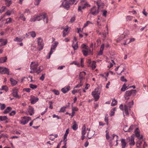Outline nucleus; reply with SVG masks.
<instances>
[{
	"label": "nucleus",
	"instance_id": "nucleus-1",
	"mask_svg": "<svg viewBox=\"0 0 148 148\" xmlns=\"http://www.w3.org/2000/svg\"><path fill=\"white\" fill-rule=\"evenodd\" d=\"M36 16L37 21H40L42 19L45 23L48 22V17L46 13H42Z\"/></svg>",
	"mask_w": 148,
	"mask_h": 148
},
{
	"label": "nucleus",
	"instance_id": "nucleus-2",
	"mask_svg": "<svg viewBox=\"0 0 148 148\" xmlns=\"http://www.w3.org/2000/svg\"><path fill=\"white\" fill-rule=\"evenodd\" d=\"M98 7L96 6L93 7L90 10V13L93 15H96L99 12V8L100 5L98 2L97 3Z\"/></svg>",
	"mask_w": 148,
	"mask_h": 148
},
{
	"label": "nucleus",
	"instance_id": "nucleus-3",
	"mask_svg": "<svg viewBox=\"0 0 148 148\" xmlns=\"http://www.w3.org/2000/svg\"><path fill=\"white\" fill-rule=\"evenodd\" d=\"M66 1L65 4L63 5L64 8L68 10L70 8V5H72L75 3L76 4L78 0H64Z\"/></svg>",
	"mask_w": 148,
	"mask_h": 148
},
{
	"label": "nucleus",
	"instance_id": "nucleus-4",
	"mask_svg": "<svg viewBox=\"0 0 148 148\" xmlns=\"http://www.w3.org/2000/svg\"><path fill=\"white\" fill-rule=\"evenodd\" d=\"M100 93V92L98 88H95L94 90L92 92V95L94 98L95 101H97L99 99Z\"/></svg>",
	"mask_w": 148,
	"mask_h": 148
},
{
	"label": "nucleus",
	"instance_id": "nucleus-5",
	"mask_svg": "<svg viewBox=\"0 0 148 148\" xmlns=\"http://www.w3.org/2000/svg\"><path fill=\"white\" fill-rule=\"evenodd\" d=\"M30 69L31 70H33L35 73L38 74L43 70V67L42 66L40 65H31Z\"/></svg>",
	"mask_w": 148,
	"mask_h": 148
},
{
	"label": "nucleus",
	"instance_id": "nucleus-6",
	"mask_svg": "<svg viewBox=\"0 0 148 148\" xmlns=\"http://www.w3.org/2000/svg\"><path fill=\"white\" fill-rule=\"evenodd\" d=\"M59 43L58 41H55L53 44L51 45L50 52L49 53V56L47 59H49L51 55L55 51L57 46L58 45Z\"/></svg>",
	"mask_w": 148,
	"mask_h": 148
},
{
	"label": "nucleus",
	"instance_id": "nucleus-7",
	"mask_svg": "<svg viewBox=\"0 0 148 148\" xmlns=\"http://www.w3.org/2000/svg\"><path fill=\"white\" fill-rule=\"evenodd\" d=\"M31 120V118L27 116H24L21 117L20 123L23 125H25L29 121Z\"/></svg>",
	"mask_w": 148,
	"mask_h": 148
},
{
	"label": "nucleus",
	"instance_id": "nucleus-8",
	"mask_svg": "<svg viewBox=\"0 0 148 148\" xmlns=\"http://www.w3.org/2000/svg\"><path fill=\"white\" fill-rule=\"evenodd\" d=\"M37 42L39 48V50L41 51L43 47V40L40 37L38 38Z\"/></svg>",
	"mask_w": 148,
	"mask_h": 148
},
{
	"label": "nucleus",
	"instance_id": "nucleus-9",
	"mask_svg": "<svg viewBox=\"0 0 148 148\" xmlns=\"http://www.w3.org/2000/svg\"><path fill=\"white\" fill-rule=\"evenodd\" d=\"M127 140L129 143V144L131 146H134L135 144L134 142V138L133 136H132L130 137H129L127 138Z\"/></svg>",
	"mask_w": 148,
	"mask_h": 148
},
{
	"label": "nucleus",
	"instance_id": "nucleus-10",
	"mask_svg": "<svg viewBox=\"0 0 148 148\" xmlns=\"http://www.w3.org/2000/svg\"><path fill=\"white\" fill-rule=\"evenodd\" d=\"M124 110L123 111V114L124 116L128 117L129 116V114L128 112V110H130L128 108L127 106L125 105L124 106Z\"/></svg>",
	"mask_w": 148,
	"mask_h": 148
},
{
	"label": "nucleus",
	"instance_id": "nucleus-11",
	"mask_svg": "<svg viewBox=\"0 0 148 148\" xmlns=\"http://www.w3.org/2000/svg\"><path fill=\"white\" fill-rule=\"evenodd\" d=\"M79 4L82 6L83 8L84 9L90 6V5L89 4L88 2L85 0H82Z\"/></svg>",
	"mask_w": 148,
	"mask_h": 148
},
{
	"label": "nucleus",
	"instance_id": "nucleus-12",
	"mask_svg": "<svg viewBox=\"0 0 148 148\" xmlns=\"http://www.w3.org/2000/svg\"><path fill=\"white\" fill-rule=\"evenodd\" d=\"M82 52L85 56H86L89 54H92V51L90 49H82Z\"/></svg>",
	"mask_w": 148,
	"mask_h": 148
},
{
	"label": "nucleus",
	"instance_id": "nucleus-13",
	"mask_svg": "<svg viewBox=\"0 0 148 148\" xmlns=\"http://www.w3.org/2000/svg\"><path fill=\"white\" fill-rule=\"evenodd\" d=\"M73 42L72 46L73 47L74 50H75L78 49V46L77 42V38L75 37L74 38L73 41Z\"/></svg>",
	"mask_w": 148,
	"mask_h": 148
},
{
	"label": "nucleus",
	"instance_id": "nucleus-14",
	"mask_svg": "<svg viewBox=\"0 0 148 148\" xmlns=\"http://www.w3.org/2000/svg\"><path fill=\"white\" fill-rule=\"evenodd\" d=\"M39 100L38 97L32 95L30 96V100L32 104H34L37 102Z\"/></svg>",
	"mask_w": 148,
	"mask_h": 148
},
{
	"label": "nucleus",
	"instance_id": "nucleus-15",
	"mask_svg": "<svg viewBox=\"0 0 148 148\" xmlns=\"http://www.w3.org/2000/svg\"><path fill=\"white\" fill-rule=\"evenodd\" d=\"M18 88H15L13 90L12 95L14 97L16 98H19L20 97L18 95Z\"/></svg>",
	"mask_w": 148,
	"mask_h": 148
},
{
	"label": "nucleus",
	"instance_id": "nucleus-16",
	"mask_svg": "<svg viewBox=\"0 0 148 148\" xmlns=\"http://www.w3.org/2000/svg\"><path fill=\"white\" fill-rule=\"evenodd\" d=\"M135 134L136 136L138 138L140 139H142L143 138V136H141L140 137V134L139 131V129L138 128L136 129L135 130Z\"/></svg>",
	"mask_w": 148,
	"mask_h": 148
},
{
	"label": "nucleus",
	"instance_id": "nucleus-17",
	"mask_svg": "<svg viewBox=\"0 0 148 148\" xmlns=\"http://www.w3.org/2000/svg\"><path fill=\"white\" fill-rule=\"evenodd\" d=\"M1 73L2 74H6L8 75H9V69L6 68L2 67Z\"/></svg>",
	"mask_w": 148,
	"mask_h": 148
},
{
	"label": "nucleus",
	"instance_id": "nucleus-18",
	"mask_svg": "<svg viewBox=\"0 0 148 148\" xmlns=\"http://www.w3.org/2000/svg\"><path fill=\"white\" fill-rule=\"evenodd\" d=\"M121 145L122 148H125L127 145L126 140L124 139H122L121 140Z\"/></svg>",
	"mask_w": 148,
	"mask_h": 148
},
{
	"label": "nucleus",
	"instance_id": "nucleus-19",
	"mask_svg": "<svg viewBox=\"0 0 148 148\" xmlns=\"http://www.w3.org/2000/svg\"><path fill=\"white\" fill-rule=\"evenodd\" d=\"M70 89V87L68 86L62 88L61 89V91L64 93H66L67 91H69Z\"/></svg>",
	"mask_w": 148,
	"mask_h": 148
},
{
	"label": "nucleus",
	"instance_id": "nucleus-20",
	"mask_svg": "<svg viewBox=\"0 0 148 148\" xmlns=\"http://www.w3.org/2000/svg\"><path fill=\"white\" fill-rule=\"evenodd\" d=\"M131 91V90H128L126 91L125 94V98L126 99H129V97L132 94Z\"/></svg>",
	"mask_w": 148,
	"mask_h": 148
},
{
	"label": "nucleus",
	"instance_id": "nucleus-21",
	"mask_svg": "<svg viewBox=\"0 0 148 148\" xmlns=\"http://www.w3.org/2000/svg\"><path fill=\"white\" fill-rule=\"evenodd\" d=\"M86 73L84 71H82L80 73L79 75V79L81 81L83 79L86 75Z\"/></svg>",
	"mask_w": 148,
	"mask_h": 148
},
{
	"label": "nucleus",
	"instance_id": "nucleus-22",
	"mask_svg": "<svg viewBox=\"0 0 148 148\" xmlns=\"http://www.w3.org/2000/svg\"><path fill=\"white\" fill-rule=\"evenodd\" d=\"M28 114L30 115H32L34 113V109L32 107L29 106L28 110Z\"/></svg>",
	"mask_w": 148,
	"mask_h": 148
},
{
	"label": "nucleus",
	"instance_id": "nucleus-23",
	"mask_svg": "<svg viewBox=\"0 0 148 148\" xmlns=\"http://www.w3.org/2000/svg\"><path fill=\"white\" fill-rule=\"evenodd\" d=\"M69 130L67 129L65 131V133L64 135V140L65 142H66L67 140V137L68 134L69 133Z\"/></svg>",
	"mask_w": 148,
	"mask_h": 148
},
{
	"label": "nucleus",
	"instance_id": "nucleus-24",
	"mask_svg": "<svg viewBox=\"0 0 148 148\" xmlns=\"http://www.w3.org/2000/svg\"><path fill=\"white\" fill-rule=\"evenodd\" d=\"M68 27H67L64 29L63 31V36L64 37H65L68 34Z\"/></svg>",
	"mask_w": 148,
	"mask_h": 148
},
{
	"label": "nucleus",
	"instance_id": "nucleus-25",
	"mask_svg": "<svg viewBox=\"0 0 148 148\" xmlns=\"http://www.w3.org/2000/svg\"><path fill=\"white\" fill-rule=\"evenodd\" d=\"M8 41L6 39H0V42H2L1 45H5L7 44Z\"/></svg>",
	"mask_w": 148,
	"mask_h": 148
},
{
	"label": "nucleus",
	"instance_id": "nucleus-26",
	"mask_svg": "<svg viewBox=\"0 0 148 148\" xmlns=\"http://www.w3.org/2000/svg\"><path fill=\"white\" fill-rule=\"evenodd\" d=\"M72 128L74 130H76L78 128V125L75 121L73 122V125Z\"/></svg>",
	"mask_w": 148,
	"mask_h": 148
},
{
	"label": "nucleus",
	"instance_id": "nucleus-27",
	"mask_svg": "<svg viewBox=\"0 0 148 148\" xmlns=\"http://www.w3.org/2000/svg\"><path fill=\"white\" fill-rule=\"evenodd\" d=\"M58 136L57 134L53 135L52 134L50 135L49 136V138L52 140H53L54 139Z\"/></svg>",
	"mask_w": 148,
	"mask_h": 148
},
{
	"label": "nucleus",
	"instance_id": "nucleus-28",
	"mask_svg": "<svg viewBox=\"0 0 148 148\" xmlns=\"http://www.w3.org/2000/svg\"><path fill=\"white\" fill-rule=\"evenodd\" d=\"M8 118L6 116H0V121H6V122L7 123V120Z\"/></svg>",
	"mask_w": 148,
	"mask_h": 148
},
{
	"label": "nucleus",
	"instance_id": "nucleus-29",
	"mask_svg": "<svg viewBox=\"0 0 148 148\" xmlns=\"http://www.w3.org/2000/svg\"><path fill=\"white\" fill-rule=\"evenodd\" d=\"M7 60V57H1L0 58V64L5 62Z\"/></svg>",
	"mask_w": 148,
	"mask_h": 148
},
{
	"label": "nucleus",
	"instance_id": "nucleus-30",
	"mask_svg": "<svg viewBox=\"0 0 148 148\" xmlns=\"http://www.w3.org/2000/svg\"><path fill=\"white\" fill-rule=\"evenodd\" d=\"M10 80L12 85L13 86L16 85L17 84V82L12 78H10Z\"/></svg>",
	"mask_w": 148,
	"mask_h": 148
},
{
	"label": "nucleus",
	"instance_id": "nucleus-31",
	"mask_svg": "<svg viewBox=\"0 0 148 148\" xmlns=\"http://www.w3.org/2000/svg\"><path fill=\"white\" fill-rule=\"evenodd\" d=\"M23 38H19L18 37H16L15 38H14L13 39V40L14 41H17L18 42H21L23 40Z\"/></svg>",
	"mask_w": 148,
	"mask_h": 148
},
{
	"label": "nucleus",
	"instance_id": "nucleus-32",
	"mask_svg": "<svg viewBox=\"0 0 148 148\" xmlns=\"http://www.w3.org/2000/svg\"><path fill=\"white\" fill-rule=\"evenodd\" d=\"M86 126L84 125L82 128V134L85 135L86 133Z\"/></svg>",
	"mask_w": 148,
	"mask_h": 148
},
{
	"label": "nucleus",
	"instance_id": "nucleus-33",
	"mask_svg": "<svg viewBox=\"0 0 148 148\" xmlns=\"http://www.w3.org/2000/svg\"><path fill=\"white\" fill-rule=\"evenodd\" d=\"M12 109V108L10 107H8L4 111L3 113L4 114H6L8 113L11 111Z\"/></svg>",
	"mask_w": 148,
	"mask_h": 148
},
{
	"label": "nucleus",
	"instance_id": "nucleus-34",
	"mask_svg": "<svg viewBox=\"0 0 148 148\" xmlns=\"http://www.w3.org/2000/svg\"><path fill=\"white\" fill-rule=\"evenodd\" d=\"M5 4L7 6H10L12 3L11 0H5Z\"/></svg>",
	"mask_w": 148,
	"mask_h": 148
},
{
	"label": "nucleus",
	"instance_id": "nucleus-35",
	"mask_svg": "<svg viewBox=\"0 0 148 148\" xmlns=\"http://www.w3.org/2000/svg\"><path fill=\"white\" fill-rule=\"evenodd\" d=\"M67 108V106H63L60 109V110L59 111V112H64L66 111V109Z\"/></svg>",
	"mask_w": 148,
	"mask_h": 148
},
{
	"label": "nucleus",
	"instance_id": "nucleus-36",
	"mask_svg": "<svg viewBox=\"0 0 148 148\" xmlns=\"http://www.w3.org/2000/svg\"><path fill=\"white\" fill-rule=\"evenodd\" d=\"M29 35H30L33 38H35L36 36V34L35 32L32 31L28 33Z\"/></svg>",
	"mask_w": 148,
	"mask_h": 148
},
{
	"label": "nucleus",
	"instance_id": "nucleus-37",
	"mask_svg": "<svg viewBox=\"0 0 148 148\" xmlns=\"http://www.w3.org/2000/svg\"><path fill=\"white\" fill-rule=\"evenodd\" d=\"M116 109L115 108H114L111 111V112L110 114V116H112L114 115L115 111L116 110Z\"/></svg>",
	"mask_w": 148,
	"mask_h": 148
},
{
	"label": "nucleus",
	"instance_id": "nucleus-38",
	"mask_svg": "<svg viewBox=\"0 0 148 148\" xmlns=\"http://www.w3.org/2000/svg\"><path fill=\"white\" fill-rule=\"evenodd\" d=\"M127 88V87L126 86V85L125 84L123 85L121 90V91L124 92L126 89Z\"/></svg>",
	"mask_w": 148,
	"mask_h": 148
},
{
	"label": "nucleus",
	"instance_id": "nucleus-39",
	"mask_svg": "<svg viewBox=\"0 0 148 148\" xmlns=\"http://www.w3.org/2000/svg\"><path fill=\"white\" fill-rule=\"evenodd\" d=\"M37 21L36 18V16H31L30 19V21L31 22H34Z\"/></svg>",
	"mask_w": 148,
	"mask_h": 148
},
{
	"label": "nucleus",
	"instance_id": "nucleus-40",
	"mask_svg": "<svg viewBox=\"0 0 148 148\" xmlns=\"http://www.w3.org/2000/svg\"><path fill=\"white\" fill-rule=\"evenodd\" d=\"M134 126L133 125H132L130 127L127 129V130L126 131V132H131L134 128Z\"/></svg>",
	"mask_w": 148,
	"mask_h": 148
},
{
	"label": "nucleus",
	"instance_id": "nucleus-41",
	"mask_svg": "<svg viewBox=\"0 0 148 148\" xmlns=\"http://www.w3.org/2000/svg\"><path fill=\"white\" fill-rule=\"evenodd\" d=\"M117 103V101L115 99H113L112 100V102L111 103V106H114L116 105Z\"/></svg>",
	"mask_w": 148,
	"mask_h": 148
},
{
	"label": "nucleus",
	"instance_id": "nucleus-42",
	"mask_svg": "<svg viewBox=\"0 0 148 148\" xmlns=\"http://www.w3.org/2000/svg\"><path fill=\"white\" fill-rule=\"evenodd\" d=\"M142 144V142L138 141L137 142L136 144V146L138 148H141L140 146Z\"/></svg>",
	"mask_w": 148,
	"mask_h": 148
},
{
	"label": "nucleus",
	"instance_id": "nucleus-43",
	"mask_svg": "<svg viewBox=\"0 0 148 148\" xmlns=\"http://www.w3.org/2000/svg\"><path fill=\"white\" fill-rule=\"evenodd\" d=\"M134 105V102L133 101L131 102H129L128 104V107L129 108V109H130V108L132 106Z\"/></svg>",
	"mask_w": 148,
	"mask_h": 148
},
{
	"label": "nucleus",
	"instance_id": "nucleus-44",
	"mask_svg": "<svg viewBox=\"0 0 148 148\" xmlns=\"http://www.w3.org/2000/svg\"><path fill=\"white\" fill-rule=\"evenodd\" d=\"M133 17L131 16H128L126 17V20L127 21H131L133 18Z\"/></svg>",
	"mask_w": 148,
	"mask_h": 148
},
{
	"label": "nucleus",
	"instance_id": "nucleus-45",
	"mask_svg": "<svg viewBox=\"0 0 148 148\" xmlns=\"http://www.w3.org/2000/svg\"><path fill=\"white\" fill-rule=\"evenodd\" d=\"M29 87L33 89H35L37 88V86L36 85L33 84H30Z\"/></svg>",
	"mask_w": 148,
	"mask_h": 148
},
{
	"label": "nucleus",
	"instance_id": "nucleus-46",
	"mask_svg": "<svg viewBox=\"0 0 148 148\" xmlns=\"http://www.w3.org/2000/svg\"><path fill=\"white\" fill-rule=\"evenodd\" d=\"M6 22L5 24H8L12 22V19L10 17L6 19Z\"/></svg>",
	"mask_w": 148,
	"mask_h": 148
},
{
	"label": "nucleus",
	"instance_id": "nucleus-47",
	"mask_svg": "<svg viewBox=\"0 0 148 148\" xmlns=\"http://www.w3.org/2000/svg\"><path fill=\"white\" fill-rule=\"evenodd\" d=\"M19 18L24 21H25L26 20V18L23 14H21V15H20V16L19 17Z\"/></svg>",
	"mask_w": 148,
	"mask_h": 148
},
{
	"label": "nucleus",
	"instance_id": "nucleus-48",
	"mask_svg": "<svg viewBox=\"0 0 148 148\" xmlns=\"http://www.w3.org/2000/svg\"><path fill=\"white\" fill-rule=\"evenodd\" d=\"M106 139L107 140H109L110 138V136L109 134V132L107 130H106Z\"/></svg>",
	"mask_w": 148,
	"mask_h": 148
},
{
	"label": "nucleus",
	"instance_id": "nucleus-49",
	"mask_svg": "<svg viewBox=\"0 0 148 148\" xmlns=\"http://www.w3.org/2000/svg\"><path fill=\"white\" fill-rule=\"evenodd\" d=\"M0 108L1 110H3L5 107V105L4 104H1V103H0Z\"/></svg>",
	"mask_w": 148,
	"mask_h": 148
},
{
	"label": "nucleus",
	"instance_id": "nucleus-50",
	"mask_svg": "<svg viewBox=\"0 0 148 148\" xmlns=\"http://www.w3.org/2000/svg\"><path fill=\"white\" fill-rule=\"evenodd\" d=\"M90 24H93V23L91 22L90 21H87L86 23H85L84 25V27H86V26H88V25Z\"/></svg>",
	"mask_w": 148,
	"mask_h": 148
},
{
	"label": "nucleus",
	"instance_id": "nucleus-51",
	"mask_svg": "<svg viewBox=\"0 0 148 148\" xmlns=\"http://www.w3.org/2000/svg\"><path fill=\"white\" fill-rule=\"evenodd\" d=\"M83 84L81 83V81H80V83L79 84H77L76 85L75 87L74 88H79L80 86H82V85Z\"/></svg>",
	"mask_w": 148,
	"mask_h": 148
},
{
	"label": "nucleus",
	"instance_id": "nucleus-52",
	"mask_svg": "<svg viewBox=\"0 0 148 148\" xmlns=\"http://www.w3.org/2000/svg\"><path fill=\"white\" fill-rule=\"evenodd\" d=\"M84 9V8H83L82 6L80 4H79L78 5V11H82V9Z\"/></svg>",
	"mask_w": 148,
	"mask_h": 148
},
{
	"label": "nucleus",
	"instance_id": "nucleus-53",
	"mask_svg": "<svg viewBox=\"0 0 148 148\" xmlns=\"http://www.w3.org/2000/svg\"><path fill=\"white\" fill-rule=\"evenodd\" d=\"M45 74H42L41 77H40V79L42 81H43L45 78Z\"/></svg>",
	"mask_w": 148,
	"mask_h": 148
},
{
	"label": "nucleus",
	"instance_id": "nucleus-54",
	"mask_svg": "<svg viewBox=\"0 0 148 148\" xmlns=\"http://www.w3.org/2000/svg\"><path fill=\"white\" fill-rule=\"evenodd\" d=\"M126 37V36L125 34H122L121 36L119 38L120 40H122L124 39Z\"/></svg>",
	"mask_w": 148,
	"mask_h": 148
},
{
	"label": "nucleus",
	"instance_id": "nucleus-55",
	"mask_svg": "<svg viewBox=\"0 0 148 148\" xmlns=\"http://www.w3.org/2000/svg\"><path fill=\"white\" fill-rule=\"evenodd\" d=\"M52 91L54 93L55 95H58L60 94V92L58 90H53Z\"/></svg>",
	"mask_w": 148,
	"mask_h": 148
},
{
	"label": "nucleus",
	"instance_id": "nucleus-56",
	"mask_svg": "<svg viewBox=\"0 0 148 148\" xmlns=\"http://www.w3.org/2000/svg\"><path fill=\"white\" fill-rule=\"evenodd\" d=\"M5 8V7L3 6L0 9V13H2L3 12H4Z\"/></svg>",
	"mask_w": 148,
	"mask_h": 148
},
{
	"label": "nucleus",
	"instance_id": "nucleus-57",
	"mask_svg": "<svg viewBox=\"0 0 148 148\" xmlns=\"http://www.w3.org/2000/svg\"><path fill=\"white\" fill-rule=\"evenodd\" d=\"M109 62H110V63H109L110 64V65H113V64H114V65L115 64V63H114V61L112 60H110L109 61H108Z\"/></svg>",
	"mask_w": 148,
	"mask_h": 148
},
{
	"label": "nucleus",
	"instance_id": "nucleus-58",
	"mask_svg": "<svg viewBox=\"0 0 148 148\" xmlns=\"http://www.w3.org/2000/svg\"><path fill=\"white\" fill-rule=\"evenodd\" d=\"M81 48L83 49H87L88 48V46H86L85 44H82V45L81 46Z\"/></svg>",
	"mask_w": 148,
	"mask_h": 148
},
{
	"label": "nucleus",
	"instance_id": "nucleus-59",
	"mask_svg": "<svg viewBox=\"0 0 148 148\" xmlns=\"http://www.w3.org/2000/svg\"><path fill=\"white\" fill-rule=\"evenodd\" d=\"M12 11L10 10H8L5 13V15H6L8 16H10L11 14Z\"/></svg>",
	"mask_w": 148,
	"mask_h": 148
},
{
	"label": "nucleus",
	"instance_id": "nucleus-60",
	"mask_svg": "<svg viewBox=\"0 0 148 148\" xmlns=\"http://www.w3.org/2000/svg\"><path fill=\"white\" fill-rule=\"evenodd\" d=\"M28 81H29L30 82H33V81L32 79V76L29 75L28 78Z\"/></svg>",
	"mask_w": 148,
	"mask_h": 148
},
{
	"label": "nucleus",
	"instance_id": "nucleus-61",
	"mask_svg": "<svg viewBox=\"0 0 148 148\" xmlns=\"http://www.w3.org/2000/svg\"><path fill=\"white\" fill-rule=\"evenodd\" d=\"M41 1V0H35V5H38Z\"/></svg>",
	"mask_w": 148,
	"mask_h": 148
},
{
	"label": "nucleus",
	"instance_id": "nucleus-62",
	"mask_svg": "<svg viewBox=\"0 0 148 148\" xmlns=\"http://www.w3.org/2000/svg\"><path fill=\"white\" fill-rule=\"evenodd\" d=\"M120 79L122 82H126L127 81V79L125 78L124 76L121 77L120 78Z\"/></svg>",
	"mask_w": 148,
	"mask_h": 148
},
{
	"label": "nucleus",
	"instance_id": "nucleus-63",
	"mask_svg": "<svg viewBox=\"0 0 148 148\" xmlns=\"http://www.w3.org/2000/svg\"><path fill=\"white\" fill-rule=\"evenodd\" d=\"M29 34L28 33H26V34L25 35H23L22 36V38H23V39L25 38H28L29 36Z\"/></svg>",
	"mask_w": 148,
	"mask_h": 148
},
{
	"label": "nucleus",
	"instance_id": "nucleus-64",
	"mask_svg": "<svg viewBox=\"0 0 148 148\" xmlns=\"http://www.w3.org/2000/svg\"><path fill=\"white\" fill-rule=\"evenodd\" d=\"M2 89L4 90L5 91H7L8 90V88L6 86H3L2 87Z\"/></svg>",
	"mask_w": 148,
	"mask_h": 148
}]
</instances>
